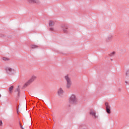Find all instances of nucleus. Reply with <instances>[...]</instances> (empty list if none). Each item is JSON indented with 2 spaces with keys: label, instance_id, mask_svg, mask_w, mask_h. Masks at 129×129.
Listing matches in <instances>:
<instances>
[{
  "label": "nucleus",
  "instance_id": "f257e3e1",
  "mask_svg": "<svg viewBox=\"0 0 129 129\" xmlns=\"http://www.w3.org/2000/svg\"><path fill=\"white\" fill-rule=\"evenodd\" d=\"M69 103L70 104H77L78 103V99L76 98V96L72 94L69 99Z\"/></svg>",
  "mask_w": 129,
  "mask_h": 129
},
{
  "label": "nucleus",
  "instance_id": "f03ea898",
  "mask_svg": "<svg viewBox=\"0 0 129 129\" xmlns=\"http://www.w3.org/2000/svg\"><path fill=\"white\" fill-rule=\"evenodd\" d=\"M64 80L67 82L66 87L68 89L71 88V85H72V81H71V78L69 77V75H67L64 76Z\"/></svg>",
  "mask_w": 129,
  "mask_h": 129
},
{
  "label": "nucleus",
  "instance_id": "7ed1b4c3",
  "mask_svg": "<svg viewBox=\"0 0 129 129\" xmlns=\"http://www.w3.org/2000/svg\"><path fill=\"white\" fill-rule=\"evenodd\" d=\"M5 70L8 75H13L16 73V70L10 67H5Z\"/></svg>",
  "mask_w": 129,
  "mask_h": 129
},
{
  "label": "nucleus",
  "instance_id": "20e7f679",
  "mask_svg": "<svg viewBox=\"0 0 129 129\" xmlns=\"http://www.w3.org/2000/svg\"><path fill=\"white\" fill-rule=\"evenodd\" d=\"M36 79L37 76L33 75L31 78L24 85V87H25V86H28V85H30V84H31V83H32V82H33L34 80H36Z\"/></svg>",
  "mask_w": 129,
  "mask_h": 129
},
{
  "label": "nucleus",
  "instance_id": "39448f33",
  "mask_svg": "<svg viewBox=\"0 0 129 129\" xmlns=\"http://www.w3.org/2000/svg\"><path fill=\"white\" fill-rule=\"evenodd\" d=\"M90 115L93 117V118L96 119L98 118V116L96 115V111L94 109H91L90 111Z\"/></svg>",
  "mask_w": 129,
  "mask_h": 129
},
{
  "label": "nucleus",
  "instance_id": "423d86ee",
  "mask_svg": "<svg viewBox=\"0 0 129 129\" xmlns=\"http://www.w3.org/2000/svg\"><path fill=\"white\" fill-rule=\"evenodd\" d=\"M60 29L62 30L63 33H68V27H67V26L65 25H62L60 27Z\"/></svg>",
  "mask_w": 129,
  "mask_h": 129
},
{
  "label": "nucleus",
  "instance_id": "0eeeda50",
  "mask_svg": "<svg viewBox=\"0 0 129 129\" xmlns=\"http://www.w3.org/2000/svg\"><path fill=\"white\" fill-rule=\"evenodd\" d=\"M105 104L106 106V112H107L108 114L110 113V106H109V104L107 102H106Z\"/></svg>",
  "mask_w": 129,
  "mask_h": 129
},
{
  "label": "nucleus",
  "instance_id": "6e6552de",
  "mask_svg": "<svg viewBox=\"0 0 129 129\" xmlns=\"http://www.w3.org/2000/svg\"><path fill=\"white\" fill-rule=\"evenodd\" d=\"M63 93H64V91L62 88H60L58 89L57 91V94L58 96H62Z\"/></svg>",
  "mask_w": 129,
  "mask_h": 129
},
{
  "label": "nucleus",
  "instance_id": "1a4fd4ad",
  "mask_svg": "<svg viewBox=\"0 0 129 129\" xmlns=\"http://www.w3.org/2000/svg\"><path fill=\"white\" fill-rule=\"evenodd\" d=\"M29 4H39V0H28Z\"/></svg>",
  "mask_w": 129,
  "mask_h": 129
},
{
  "label": "nucleus",
  "instance_id": "9d476101",
  "mask_svg": "<svg viewBox=\"0 0 129 129\" xmlns=\"http://www.w3.org/2000/svg\"><path fill=\"white\" fill-rule=\"evenodd\" d=\"M49 25L50 27H53L54 26V25H55V22L50 20L49 23Z\"/></svg>",
  "mask_w": 129,
  "mask_h": 129
},
{
  "label": "nucleus",
  "instance_id": "9b49d317",
  "mask_svg": "<svg viewBox=\"0 0 129 129\" xmlns=\"http://www.w3.org/2000/svg\"><path fill=\"white\" fill-rule=\"evenodd\" d=\"M112 39V35H108L106 38L107 42H108V41H110Z\"/></svg>",
  "mask_w": 129,
  "mask_h": 129
},
{
  "label": "nucleus",
  "instance_id": "f8f14e48",
  "mask_svg": "<svg viewBox=\"0 0 129 129\" xmlns=\"http://www.w3.org/2000/svg\"><path fill=\"white\" fill-rule=\"evenodd\" d=\"M38 45H35V44H33V45H31L30 46V47L31 48V49H36L37 48H38Z\"/></svg>",
  "mask_w": 129,
  "mask_h": 129
},
{
  "label": "nucleus",
  "instance_id": "ddd939ff",
  "mask_svg": "<svg viewBox=\"0 0 129 129\" xmlns=\"http://www.w3.org/2000/svg\"><path fill=\"white\" fill-rule=\"evenodd\" d=\"M16 91H17V92H18V98H19V97H20V95H21V93L20 91V88H18L17 89H16Z\"/></svg>",
  "mask_w": 129,
  "mask_h": 129
},
{
  "label": "nucleus",
  "instance_id": "4468645a",
  "mask_svg": "<svg viewBox=\"0 0 129 129\" xmlns=\"http://www.w3.org/2000/svg\"><path fill=\"white\" fill-rule=\"evenodd\" d=\"M114 54H115V52L113 51L109 54V56H110V57H113L114 56Z\"/></svg>",
  "mask_w": 129,
  "mask_h": 129
},
{
  "label": "nucleus",
  "instance_id": "2eb2a0df",
  "mask_svg": "<svg viewBox=\"0 0 129 129\" xmlns=\"http://www.w3.org/2000/svg\"><path fill=\"white\" fill-rule=\"evenodd\" d=\"M13 88H14V87H13V86H11L9 88V91H10V92H12V91L13 90Z\"/></svg>",
  "mask_w": 129,
  "mask_h": 129
},
{
  "label": "nucleus",
  "instance_id": "dca6fc26",
  "mask_svg": "<svg viewBox=\"0 0 129 129\" xmlns=\"http://www.w3.org/2000/svg\"><path fill=\"white\" fill-rule=\"evenodd\" d=\"M126 76H127V77L129 76V70H128V71L126 72Z\"/></svg>",
  "mask_w": 129,
  "mask_h": 129
},
{
  "label": "nucleus",
  "instance_id": "f3484780",
  "mask_svg": "<svg viewBox=\"0 0 129 129\" xmlns=\"http://www.w3.org/2000/svg\"><path fill=\"white\" fill-rule=\"evenodd\" d=\"M3 125V121L0 120V126H2Z\"/></svg>",
  "mask_w": 129,
  "mask_h": 129
},
{
  "label": "nucleus",
  "instance_id": "a211bd4d",
  "mask_svg": "<svg viewBox=\"0 0 129 129\" xmlns=\"http://www.w3.org/2000/svg\"><path fill=\"white\" fill-rule=\"evenodd\" d=\"M50 31H54V28L53 27L50 28Z\"/></svg>",
  "mask_w": 129,
  "mask_h": 129
},
{
  "label": "nucleus",
  "instance_id": "6ab92c4d",
  "mask_svg": "<svg viewBox=\"0 0 129 129\" xmlns=\"http://www.w3.org/2000/svg\"><path fill=\"white\" fill-rule=\"evenodd\" d=\"M3 60H4V61H7V60H8V58H7L6 57H4V58H3Z\"/></svg>",
  "mask_w": 129,
  "mask_h": 129
},
{
  "label": "nucleus",
  "instance_id": "aec40b11",
  "mask_svg": "<svg viewBox=\"0 0 129 129\" xmlns=\"http://www.w3.org/2000/svg\"><path fill=\"white\" fill-rule=\"evenodd\" d=\"M17 111L18 114H19V109H17Z\"/></svg>",
  "mask_w": 129,
  "mask_h": 129
},
{
  "label": "nucleus",
  "instance_id": "412c9836",
  "mask_svg": "<svg viewBox=\"0 0 129 129\" xmlns=\"http://www.w3.org/2000/svg\"><path fill=\"white\" fill-rule=\"evenodd\" d=\"M19 124L20 127L22 126V124H21V123H20Z\"/></svg>",
  "mask_w": 129,
  "mask_h": 129
},
{
  "label": "nucleus",
  "instance_id": "4be33fe9",
  "mask_svg": "<svg viewBox=\"0 0 129 129\" xmlns=\"http://www.w3.org/2000/svg\"><path fill=\"white\" fill-rule=\"evenodd\" d=\"M125 83H126V84H127V82L125 81Z\"/></svg>",
  "mask_w": 129,
  "mask_h": 129
},
{
  "label": "nucleus",
  "instance_id": "5701e85b",
  "mask_svg": "<svg viewBox=\"0 0 129 129\" xmlns=\"http://www.w3.org/2000/svg\"><path fill=\"white\" fill-rule=\"evenodd\" d=\"M0 98H1V94H0Z\"/></svg>",
  "mask_w": 129,
  "mask_h": 129
}]
</instances>
